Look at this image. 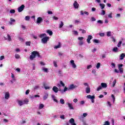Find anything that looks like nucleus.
Returning <instances> with one entry per match:
<instances>
[{"instance_id": "nucleus-32", "label": "nucleus", "mask_w": 125, "mask_h": 125, "mask_svg": "<svg viewBox=\"0 0 125 125\" xmlns=\"http://www.w3.org/2000/svg\"><path fill=\"white\" fill-rule=\"evenodd\" d=\"M100 14V15H102V16L105 15L106 14V12L105 11V10H102Z\"/></svg>"}, {"instance_id": "nucleus-36", "label": "nucleus", "mask_w": 125, "mask_h": 125, "mask_svg": "<svg viewBox=\"0 0 125 125\" xmlns=\"http://www.w3.org/2000/svg\"><path fill=\"white\" fill-rule=\"evenodd\" d=\"M113 13L111 12L110 13H109L108 15V18H113Z\"/></svg>"}, {"instance_id": "nucleus-47", "label": "nucleus", "mask_w": 125, "mask_h": 125, "mask_svg": "<svg viewBox=\"0 0 125 125\" xmlns=\"http://www.w3.org/2000/svg\"><path fill=\"white\" fill-rule=\"evenodd\" d=\"M113 51H114V52H117V51H118V47H115L113 48Z\"/></svg>"}, {"instance_id": "nucleus-52", "label": "nucleus", "mask_w": 125, "mask_h": 125, "mask_svg": "<svg viewBox=\"0 0 125 125\" xmlns=\"http://www.w3.org/2000/svg\"><path fill=\"white\" fill-rule=\"evenodd\" d=\"M10 13L14 14L15 13V10L14 9H11L10 11Z\"/></svg>"}, {"instance_id": "nucleus-33", "label": "nucleus", "mask_w": 125, "mask_h": 125, "mask_svg": "<svg viewBox=\"0 0 125 125\" xmlns=\"http://www.w3.org/2000/svg\"><path fill=\"white\" fill-rule=\"evenodd\" d=\"M60 102L61 104H62V105L65 104V102L64 101V99H61L60 100Z\"/></svg>"}, {"instance_id": "nucleus-37", "label": "nucleus", "mask_w": 125, "mask_h": 125, "mask_svg": "<svg viewBox=\"0 0 125 125\" xmlns=\"http://www.w3.org/2000/svg\"><path fill=\"white\" fill-rule=\"evenodd\" d=\"M116 83H117V80L115 79L114 81L113 82V85H112L113 87H115V86L116 85Z\"/></svg>"}, {"instance_id": "nucleus-4", "label": "nucleus", "mask_w": 125, "mask_h": 125, "mask_svg": "<svg viewBox=\"0 0 125 125\" xmlns=\"http://www.w3.org/2000/svg\"><path fill=\"white\" fill-rule=\"evenodd\" d=\"M49 40V37H46L42 38L41 41L42 43L45 44L47 43V41Z\"/></svg>"}, {"instance_id": "nucleus-18", "label": "nucleus", "mask_w": 125, "mask_h": 125, "mask_svg": "<svg viewBox=\"0 0 125 125\" xmlns=\"http://www.w3.org/2000/svg\"><path fill=\"white\" fill-rule=\"evenodd\" d=\"M61 47V42H58V44L57 45H56L54 47V48L55 49H57L58 48H60Z\"/></svg>"}, {"instance_id": "nucleus-44", "label": "nucleus", "mask_w": 125, "mask_h": 125, "mask_svg": "<svg viewBox=\"0 0 125 125\" xmlns=\"http://www.w3.org/2000/svg\"><path fill=\"white\" fill-rule=\"evenodd\" d=\"M25 20L26 21H29V20H30V16H26L25 18Z\"/></svg>"}, {"instance_id": "nucleus-60", "label": "nucleus", "mask_w": 125, "mask_h": 125, "mask_svg": "<svg viewBox=\"0 0 125 125\" xmlns=\"http://www.w3.org/2000/svg\"><path fill=\"white\" fill-rule=\"evenodd\" d=\"M40 64L42 65V66H44L45 65V63L43 62H40Z\"/></svg>"}, {"instance_id": "nucleus-59", "label": "nucleus", "mask_w": 125, "mask_h": 125, "mask_svg": "<svg viewBox=\"0 0 125 125\" xmlns=\"http://www.w3.org/2000/svg\"><path fill=\"white\" fill-rule=\"evenodd\" d=\"M97 23H99L100 24H103V21L101 20H98L97 21Z\"/></svg>"}, {"instance_id": "nucleus-57", "label": "nucleus", "mask_w": 125, "mask_h": 125, "mask_svg": "<svg viewBox=\"0 0 125 125\" xmlns=\"http://www.w3.org/2000/svg\"><path fill=\"white\" fill-rule=\"evenodd\" d=\"M91 68H92V65H87V70H89V69H91Z\"/></svg>"}, {"instance_id": "nucleus-29", "label": "nucleus", "mask_w": 125, "mask_h": 125, "mask_svg": "<svg viewBox=\"0 0 125 125\" xmlns=\"http://www.w3.org/2000/svg\"><path fill=\"white\" fill-rule=\"evenodd\" d=\"M86 93H90V88L89 87H87L85 89Z\"/></svg>"}, {"instance_id": "nucleus-64", "label": "nucleus", "mask_w": 125, "mask_h": 125, "mask_svg": "<svg viewBox=\"0 0 125 125\" xmlns=\"http://www.w3.org/2000/svg\"><path fill=\"white\" fill-rule=\"evenodd\" d=\"M53 64H54V66H55V67H57V62H54Z\"/></svg>"}, {"instance_id": "nucleus-48", "label": "nucleus", "mask_w": 125, "mask_h": 125, "mask_svg": "<svg viewBox=\"0 0 125 125\" xmlns=\"http://www.w3.org/2000/svg\"><path fill=\"white\" fill-rule=\"evenodd\" d=\"M101 89H102V87L101 85L99 86V87L97 88V91H99V90H101Z\"/></svg>"}, {"instance_id": "nucleus-54", "label": "nucleus", "mask_w": 125, "mask_h": 125, "mask_svg": "<svg viewBox=\"0 0 125 125\" xmlns=\"http://www.w3.org/2000/svg\"><path fill=\"white\" fill-rule=\"evenodd\" d=\"M73 33L74 35H76V36H78V35H79V33L78 32V31L74 30L73 31Z\"/></svg>"}, {"instance_id": "nucleus-45", "label": "nucleus", "mask_w": 125, "mask_h": 125, "mask_svg": "<svg viewBox=\"0 0 125 125\" xmlns=\"http://www.w3.org/2000/svg\"><path fill=\"white\" fill-rule=\"evenodd\" d=\"M79 31H82V34H85V33H86V31L85 30L82 29H80Z\"/></svg>"}, {"instance_id": "nucleus-35", "label": "nucleus", "mask_w": 125, "mask_h": 125, "mask_svg": "<svg viewBox=\"0 0 125 125\" xmlns=\"http://www.w3.org/2000/svg\"><path fill=\"white\" fill-rule=\"evenodd\" d=\"M15 57L16 59H19V58H20V55L18 54H16L15 55Z\"/></svg>"}, {"instance_id": "nucleus-7", "label": "nucleus", "mask_w": 125, "mask_h": 125, "mask_svg": "<svg viewBox=\"0 0 125 125\" xmlns=\"http://www.w3.org/2000/svg\"><path fill=\"white\" fill-rule=\"evenodd\" d=\"M70 63L73 69H76V68H77V65H76V63H75V61L74 60H71Z\"/></svg>"}, {"instance_id": "nucleus-41", "label": "nucleus", "mask_w": 125, "mask_h": 125, "mask_svg": "<svg viewBox=\"0 0 125 125\" xmlns=\"http://www.w3.org/2000/svg\"><path fill=\"white\" fill-rule=\"evenodd\" d=\"M58 73L59 74V76H62V71H61V70H58Z\"/></svg>"}, {"instance_id": "nucleus-9", "label": "nucleus", "mask_w": 125, "mask_h": 125, "mask_svg": "<svg viewBox=\"0 0 125 125\" xmlns=\"http://www.w3.org/2000/svg\"><path fill=\"white\" fill-rule=\"evenodd\" d=\"M66 104L68 105V107L70 109V110H74V107L73 106V104L70 103H66Z\"/></svg>"}, {"instance_id": "nucleus-5", "label": "nucleus", "mask_w": 125, "mask_h": 125, "mask_svg": "<svg viewBox=\"0 0 125 125\" xmlns=\"http://www.w3.org/2000/svg\"><path fill=\"white\" fill-rule=\"evenodd\" d=\"M10 97V94H9V92H5L4 93V98L6 100H8L9 98Z\"/></svg>"}, {"instance_id": "nucleus-49", "label": "nucleus", "mask_w": 125, "mask_h": 125, "mask_svg": "<svg viewBox=\"0 0 125 125\" xmlns=\"http://www.w3.org/2000/svg\"><path fill=\"white\" fill-rule=\"evenodd\" d=\"M111 97L113 99V103H115V100L116 99V98H115V96L113 94H112V95H111Z\"/></svg>"}, {"instance_id": "nucleus-8", "label": "nucleus", "mask_w": 125, "mask_h": 125, "mask_svg": "<svg viewBox=\"0 0 125 125\" xmlns=\"http://www.w3.org/2000/svg\"><path fill=\"white\" fill-rule=\"evenodd\" d=\"M123 66V64H118V69L121 74H123V73H124V70L123 69V68H122Z\"/></svg>"}, {"instance_id": "nucleus-43", "label": "nucleus", "mask_w": 125, "mask_h": 125, "mask_svg": "<svg viewBox=\"0 0 125 125\" xmlns=\"http://www.w3.org/2000/svg\"><path fill=\"white\" fill-rule=\"evenodd\" d=\"M23 103H24V104H28V103H29V100H28V99L24 100H23Z\"/></svg>"}, {"instance_id": "nucleus-28", "label": "nucleus", "mask_w": 125, "mask_h": 125, "mask_svg": "<svg viewBox=\"0 0 125 125\" xmlns=\"http://www.w3.org/2000/svg\"><path fill=\"white\" fill-rule=\"evenodd\" d=\"M7 38H5V40H8L9 42H11V37L9 34L7 35Z\"/></svg>"}, {"instance_id": "nucleus-26", "label": "nucleus", "mask_w": 125, "mask_h": 125, "mask_svg": "<svg viewBox=\"0 0 125 125\" xmlns=\"http://www.w3.org/2000/svg\"><path fill=\"white\" fill-rule=\"evenodd\" d=\"M15 22V20L10 18V21L9 22L10 25H13V22Z\"/></svg>"}, {"instance_id": "nucleus-39", "label": "nucleus", "mask_w": 125, "mask_h": 125, "mask_svg": "<svg viewBox=\"0 0 125 125\" xmlns=\"http://www.w3.org/2000/svg\"><path fill=\"white\" fill-rule=\"evenodd\" d=\"M122 41H120L119 42H118V44H117V46H118V47H121V46H122Z\"/></svg>"}, {"instance_id": "nucleus-10", "label": "nucleus", "mask_w": 125, "mask_h": 125, "mask_svg": "<svg viewBox=\"0 0 125 125\" xmlns=\"http://www.w3.org/2000/svg\"><path fill=\"white\" fill-rule=\"evenodd\" d=\"M93 37H92V36L91 35H88V37H87V42H88V43H91V42H90V40H92V38Z\"/></svg>"}, {"instance_id": "nucleus-3", "label": "nucleus", "mask_w": 125, "mask_h": 125, "mask_svg": "<svg viewBox=\"0 0 125 125\" xmlns=\"http://www.w3.org/2000/svg\"><path fill=\"white\" fill-rule=\"evenodd\" d=\"M86 98L88 99H91L92 103H94V100L95 99V96L94 95L91 96L90 95H88L86 96Z\"/></svg>"}, {"instance_id": "nucleus-58", "label": "nucleus", "mask_w": 125, "mask_h": 125, "mask_svg": "<svg viewBox=\"0 0 125 125\" xmlns=\"http://www.w3.org/2000/svg\"><path fill=\"white\" fill-rule=\"evenodd\" d=\"M83 39H84L83 37H78V40H79V41H83Z\"/></svg>"}, {"instance_id": "nucleus-16", "label": "nucleus", "mask_w": 125, "mask_h": 125, "mask_svg": "<svg viewBox=\"0 0 125 125\" xmlns=\"http://www.w3.org/2000/svg\"><path fill=\"white\" fill-rule=\"evenodd\" d=\"M67 90H68L67 87H64L63 90L60 89V88H59V91H60L61 93H64V92H66Z\"/></svg>"}, {"instance_id": "nucleus-17", "label": "nucleus", "mask_w": 125, "mask_h": 125, "mask_svg": "<svg viewBox=\"0 0 125 125\" xmlns=\"http://www.w3.org/2000/svg\"><path fill=\"white\" fill-rule=\"evenodd\" d=\"M41 22H42V17L38 18L37 21V24H41Z\"/></svg>"}, {"instance_id": "nucleus-15", "label": "nucleus", "mask_w": 125, "mask_h": 125, "mask_svg": "<svg viewBox=\"0 0 125 125\" xmlns=\"http://www.w3.org/2000/svg\"><path fill=\"white\" fill-rule=\"evenodd\" d=\"M52 90L54 91V92H55V93H57V92H58V91L59 90V89L58 88V87L56 86H54L52 88Z\"/></svg>"}, {"instance_id": "nucleus-11", "label": "nucleus", "mask_w": 125, "mask_h": 125, "mask_svg": "<svg viewBox=\"0 0 125 125\" xmlns=\"http://www.w3.org/2000/svg\"><path fill=\"white\" fill-rule=\"evenodd\" d=\"M69 124H70L71 125H77V124L75 123V120L73 118H71L69 120Z\"/></svg>"}, {"instance_id": "nucleus-24", "label": "nucleus", "mask_w": 125, "mask_h": 125, "mask_svg": "<svg viewBox=\"0 0 125 125\" xmlns=\"http://www.w3.org/2000/svg\"><path fill=\"white\" fill-rule=\"evenodd\" d=\"M48 98V94L47 93H45L44 96H43V100H46Z\"/></svg>"}, {"instance_id": "nucleus-55", "label": "nucleus", "mask_w": 125, "mask_h": 125, "mask_svg": "<svg viewBox=\"0 0 125 125\" xmlns=\"http://www.w3.org/2000/svg\"><path fill=\"white\" fill-rule=\"evenodd\" d=\"M91 21H96V19L94 17H92L91 18Z\"/></svg>"}, {"instance_id": "nucleus-14", "label": "nucleus", "mask_w": 125, "mask_h": 125, "mask_svg": "<svg viewBox=\"0 0 125 125\" xmlns=\"http://www.w3.org/2000/svg\"><path fill=\"white\" fill-rule=\"evenodd\" d=\"M17 102H18V104L19 105V106H22V105L24 104L23 101L18 100Z\"/></svg>"}, {"instance_id": "nucleus-50", "label": "nucleus", "mask_w": 125, "mask_h": 125, "mask_svg": "<svg viewBox=\"0 0 125 125\" xmlns=\"http://www.w3.org/2000/svg\"><path fill=\"white\" fill-rule=\"evenodd\" d=\"M96 68H97V69H99L100 68V62H98L97 64Z\"/></svg>"}, {"instance_id": "nucleus-21", "label": "nucleus", "mask_w": 125, "mask_h": 125, "mask_svg": "<svg viewBox=\"0 0 125 125\" xmlns=\"http://www.w3.org/2000/svg\"><path fill=\"white\" fill-rule=\"evenodd\" d=\"M80 13H81V15H84V14H85L86 15H89V13H88V12H86V11H84V12L83 11H81L80 12Z\"/></svg>"}, {"instance_id": "nucleus-23", "label": "nucleus", "mask_w": 125, "mask_h": 125, "mask_svg": "<svg viewBox=\"0 0 125 125\" xmlns=\"http://www.w3.org/2000/svg\"><path fill=\"white\" fill-rule=\"evenodd\" d=\"M60 22L61 23L59 24V28L61 29V28H62L63 26H64V22H63L62 21H61Z\"/></svg>"}, {"instance_id": "nucleus-6", "label": "nucleus", "mask_w": 125, "mask_h": 125, "mask_svg": "<svg viewBox=\"0 0 125 125\" xmlns=\"http://www.w3.org/2000/svg\"><path fill=\"white\" fill-rule=\"evenodd\" d=\"M24 8H25V5L22 4L18 8V11L19 12H22L24 10Z\"/></svg>"}, {"instance_id": "nucleus-63", "label": "nucleus", "mask_w": 125, "mask_h": 125, "mask_svg": "<svg viewBox=\"0 0 125 125\" xmlns=\"http://www.w3.org/2000/svg\"><path fill=\"white\" fill-rule=\"evenodd\" d=\"M58 54H59V56H60V57H61V56H62V55H63V53H62L60 52H58Z\"/></svg>"}, {"instance_id": "nucleus-61", "label": "nucleus", "mask_w": 125, "mask_h": 125, "mask_svg": "<svg viewBox=\"0 0 125 125\" xmlns=\"http://www.w3.org/2000/svg\"><path fill=\"white\" fill-rule=\"evenodd\" d=\"M29 93H30V90L29 89L27 90L25 92L26 95H28V94H29Z\"/></svg>"}, {"instance_id": "nucleus-34", "label": "nucleus", "mask_w": 125, "mask_h": 125, "mask_svg": "<svg viewBox=\"0 0 125 125\" xmlns=\"http://www.w3.org/2000/svg\"><path fill=\"white\" fill-rule=\"evenodd\" d=\"M60 83L61 86H62V87H65V83H64L62 81H60Z\"/></svg>"}, {"instance_id": "nucleus-56", "label": "nucleus", "mask_w": 125, "mask_h": 125, "mask_svg": "<svg viewBox=\"0 0 125 125\" xmlns=\"http://www.w3.org/2000/svg\"><path fill=\"white\" fill-rule=\"evenodd\" d=\"M74 22L75 24H79V23H81V21L79 20H75Z\"/></svg>"}, {"instance_id": "nucleus-53", "label": "nucleus", "mask_w": 125, "mask_h": 125, "mask_svg": "<svg viewBox=\"0 0 125 125\" xmlns=\"http://www.w3.org/2000/svg\"><path fill=\"white\" fill-rule=\"evenodd\" d=\"M104 125H110V122L109 121H105Z\"/></svg>"}, {"instance_id": "nucleus-62", "label": "nucleus", "mask_w": 125, "mask_h": 125, "mask_svg": "<svg viewBox=\"0 0 125 125\" xmlns=\"http://www.w3.org/2000/svg\"><path fill=\"white\" fill-rule=\"evenodd\" d=\"M99 35L100 37H104V36H105V34H104V33H101Z\"/></svg>"}, {"instance_id": "nucleus-25", "label": "nucleus", "mask_w": 125, "mask_h": 125, "mask_svg": "<svg viewBox=\"0 0 125 125\" xmlns=\"http://www.w3.org/2000/svg\"><path fill=\"white\" fill-rule=\"evenodd\" d=\"M46 33H47V34H48V35H49V36H52V35H53V32H52V31H51L50 30H47L46 31Z\"/></svg>"}, {"instance_id": "nucleus-46", "label": "nucleus", "mask_w": 125, "mask_h": 125, "mask_svg": "<svg viewBox=\"0 0 125 125\" xmlns=\"http://www.w3.org/2000/svg\"><path fill=\"white\" fill-rule=\"evenodd\" d=\"M25 44L28 46H30L31 45V42H25Z\"/></svg>"}, {"instance_id": "nucleus-31", "label": "nucleus", "mask_w": 125, "mask_h": 125, "mask_svg": "<svg viewBox=\"0 0 125 125\" xmlns=\"http://www.w3.org/2000/svg\"><path fill=\"white\" fill-rule=\"evenodd\" d=\"M43 107H44V105H43V104H40L39 106V110H42V109Z\"/></svg>"}, {"instance_id": "nucleus-27", "label": "nucleus", "mask_w": 125, "mask_h": 125, "mask_svg": "<svg viewBox=\"0 0 125 125\" xmlns=\"http://www.w3.org/2000/svg\"><path fill=\"white\" fill-rule=\"evenodd\" d=\"M125 53H122L120 55V60H123V59H124V58H125Z\"/></svg>"}, {"instance_id": "nucleus-13", "label": "nucleus", "mask_w": 125, "mask_h": 125, "mask_svg": "<svg viewBox=\"0 0 125 125\" xmlns=\"http://www.w3.org/2000/svg\"><path fill=\"white\" fill-rule=\"evenodd\" d=\"M79 3H78V2H77V1H75L74 3H73V6L74 7V8H75L76 9H77L78 8H79Z\"/></svg>"}, {"instance_id": "nucleus-19", "label": "nucleus", "mask_w": 125, "mask_h": 125, "mask_svg": "<svg viewBox=\"0 0 125 125\" xmlns=\"http://www.w3.org/2000/svg\"><path fill=\"white\" fill-rule=\"evenodd\" d=\"M51 97L53 99V100L54 101V102H56V103H58V100L56 99V97L54 95H52Z\"/></svg>"}, {"instance_id": "nucleus-22", "label": "nucleus", "mask_w": 125, "mask_h": 125, "mask_svg": "<svg viewBox=\"0 0 125 125\" xmlns=\"http://www.w3.org/2000/svg\"><path fill=\"white\" fill-rule=\"evenodd\" d=\"M101 86L103 88H106V87H107V84L106 83H101Z\"/></svg>"}, {"instance_id": "nucleus-30", "label": "nucleus", "mask_w": 125, "mask_h": 125, "mask_svg": "<svg viewBox=\"0 0 125 125\" xmlns=\"http://www.w3.org/2000/svg\"><path fill=\"white\" fill-rule=\"evenodd\" d=\"M100 6L101 7V9H104L105 8V5L103 3H100Z\"/></svg>"}, {"instance_id": "nucleus-42", "label": "nucleus", "mask_w": 125, "mask_h": 125, "mask_svg": "<svg viewBox=\"0 0 125 125\" xmlns=\"http://www.w3.org/2000/svg\"><path fill=\"white\" fill-rule=\"evenodd\" d=\"M111 31L107 32H106L107 37H111Z\"/></svg>"}, {"instance_id": "nucleus-12", "label": "nucleus", "mask_w": 125, "mask_h": 125, "mask_svg": "<svg viewBox=\"0 0 125 125\" xmlns=\"http://www.w3.org/2000/svg\"><path fill=\"white\" fill-rule=\"evenodd\" d=\"M76 87H78L76 85L72 84L69 86V89H74L75 88H76Z\"/></svg>"}, {"instance_id": "nucleus-38", "label": "nucleus", "mask_w": 125, "mask_h": 125, "mask_svg": "<svg viewBox=\"0 0 125 125\" xmlns=\"http://www.w3.org/2000/svg\"><path fill=\"white\" fill-rule=\"evenodd\" d=\"M40 38H43V37H45V38L46 37V34L44 33L40 35L39 36Z\"/></svg>"}, {"instance_id": "nucleus-2", "label": "nucleus", "mask_w": 125, "mask_h": 125, "mask_svg": "<svg viewBox=\"0 0 125 125\" xmlns=\"http://www.w3.org/2000/svg\"><path fill=\"white\" fill-rule=\"evenodd\" d=\"M11 78H12V80L10 81L11 83H14L16 82V78H15V76L13 73H11Z\"/></svg>"}, {"instance_id": "nucleus-40", "label": "nucleus", "mask_w": 125, "mask_h": 125, "mask_svg": "<svg viewBox=\"0 0 125 125\" xmlns=\"http://www.w3.org/2000/svg\"><path fill=\"white\" fill-rule=\"evenodd\" d=\"M93 42H95V43H99V40L97 39H94L93 41Z\"/></svg>"}, {"instance_id": "nucleus-51", "label": "nucleus", "mask_w": 125, "mask_h": 125, "mask_svg": "<svg viewBox=\"0 0 125 125\" xmlns=\"http://www.w3.org/2000/svg\"><path fill=\"white\" fill-rule=\"evenodd\" d=\"M87 116V113H83L82 118H85V117Z\"/></svg>"}, {"instance_id": "nucleus-1", "label": "nucleus", "mask_w": 125, "mask_h": 125, "mask_svg": "<svg viewBox=\"0 0 125 125\" xmlns=\"http://www.w3.org/2000/svg\"><path fill=\"white\" fill-rule=\"evenodd\" d=\"M36 56H38L39 58H42L40 53L38 51H34L31 53V55L29 57V59L31 60V61H33V60L36 58Z\"/></svg>"}, {"instance_id": "nucleus-20", "label": "nucleus", "mask_w": 125, "mask_h": 125, "mask_svg": "<svg viewBox=\"0 0 125 125\" xmlns=\"http://www.w3.org/2000/svg\"><path fill=\"white\" fill-rule=\"evenodd\" d=\"M42 70L44 73H48V68L44 67H42Z\"/></svg>"}]
</instances>
